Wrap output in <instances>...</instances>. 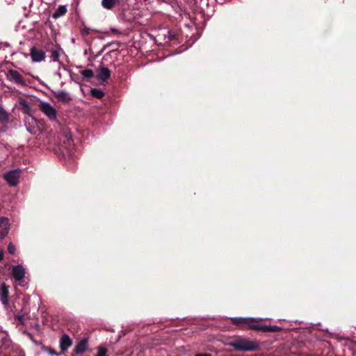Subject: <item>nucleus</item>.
Instances as JSON below:
<instances>
[{"label":"nucleus","mask_w":356,"mask_h":356,"mask_svg":"<svg viewBox=\"0 0 356 356\" xmlns=\"http://www.w3.org/2000/svg\"><path fill=\"white\" fill-rule=\"evenodd\" d=\"M230 346L234 349L241 351H254L259 348V344L257 341L241 338L231 342Z\"/></svg>","instance_id":"obj_1"},{"label":"nucleus","mask_w":356,"mask_h":356,"mask_svg":"<svg viewBox=\"0 0 356 356\" xmlns=\"http://www.w3.org/2000/svg\"><path fill=\"white\" fill-rule=\"evenodd\" d=\"M40 111L51 120L56 119V109L48 102H42L39 105Z\"/></svg>","instance_id":"obj_2"},{"label":"nucleus","mask_w":356,"mask_h":356,"mask_svg":"<svg viewBox=\"0 0 356 356\" xmlns=\"http://www.w3.org/2000/svg\"><path fill=\"white\" fill-rule=\"evenodd\" d=\"M6 77L10 81L14 82L20 86H25L26 82L22 75L16 70H10L6 74Z\"/></svg>","instance_id":"obj_3"},{"label":"nucleus","mask_w":356,"mask_h":356,"mask_svg":"<svg viewBox=\"0 0 356 356\" xmlns=\"http://www.w3.org/2000/svg\"><path fill=\"white\" fill-rule=\"evenodd\" d=\"M4 179L9 185L15 186L17 184L19 178V170H13L3 175Z\"/></svg>","instance_id":"obj_4"},{"label":"nucleus","mask_w":356,"mask_h":356,"mask_svg":"<svg viewBox=\"0 0 356 356\" xmlns=\"http://www.w3.org/2000/svg\"><path fill=\"white\" fill-rule=\"evenodd\" d=\"M25 126L26 130L33 135L37 134L40 130L35 119L30 115L25 119Z\"/></svg>","instance_id":"obj_5"},{"label":"nucleus","mask_w":356,"mask_h":356,"mask_svg":"<svg viewBox=\"0 0 356 356\" xmlns=\"http://www.w3.org/2000/svg\"><path fill=\"white\" fill-rule=\"evenodd\" d=\"M12 274L16 281H22L25 275V268L22 265H17L13 267Z\"/></svg>","instance_id":"obj_6"},{"label":"nucleus","mask_w":356,"mask_h":356,"mask_svg":"<svg viewBox=\"0 0 356 356\" xmlns=\"http://www.w3.org/2000/svg\"><path fill=\"white\" fill-rule=\"evenodd\" d=\"M60 348L65 353L72 345V340L67 334H63L59 341Z\"/></svg>","instance_id":"obj_7"},{"label":"nucleus","mask_w":356,"mask_h":356,"mask_svg":"<svg viewBox=\"0 0 356 356\" xmlns=\"http://www.w3.org/2000/svg\"><path fill=\"white\" fill-rule=\"evenodd\" d=\"M0 238H3L8 233L10 229L9 220L6 217L0 218Z\"/></svg>","instance_id":"obj_8"},{"label":"nucleus","mask_w":356,"mask_h":356,"mask_svg":"<svg viewBox=\"0 0 356 356\" xmlns=\"http://www.w3.org/2000/svg\"><path fill=\"white\" fill-rule=\"evenodd\" d=\"M88 339L84 338L78 341L73 351L75 354H82L88 350Z\"/></svg>","instance_id":"obj_9"},{"label":"nucleus","mask_w":356,"mask_h":356,"mask_svg":"<svg viewBox=\"0 0 356 356\" xmlns=\"http://www.w3.org/2000/svg\"><path fill=\"white\" fill-rule=\"evenodd\" d=\"M9 290L8 286L5 284H2L0 287V300L1 303L7 307L9 304Z\"/></svg>","instance_id":"obj_10"},{"label":"nucleus","mask_w":356,"mask_h":356,"mask_svg":"<svg viewBox=\"0 0 356 356\" xmlns=\"http://www.w3.org/2000/svg\"><path fill=\"white\" fill-rule=\"evenodd\" d=\"M10 346V340L8 337V334L4 332H0V349L7 350ZM0 356H1L0 355ZM2 356H6V354Z\"/></svg>","instance_id":"obj_11"},{"label":"nucleus","mask_w":356,"mask_h":356,"mask_svg":"<svg viewBox=\"0 0 356 356\" xmlns=\"http://www.w3.org/2000/svg\"><path fill=\"white\" fill-rule=\"evenodd\" d=\"M53 93L54 97L60 102L67 103L71 100V97L70 94L65 90H59L53 92Z\"/></svg>","instance_id":"obj_12"},{"label":"nucleus","mask_w":356,"mask_h":356,"mask_svg":"<svg viewBox=\"0 0 356 356\" xmlns=\"http://www.w3.org/2000/svg\"><path fill=\"white\" fill-rule=\"evenodd\" d=\"M31 56L33 61L40 62L44 59L45 53L44 51H42L41 49H38L36 48H32L31 51Z\"/></svg>","instance_id":"obj_13"},{"label":"nucleus","mask_w":356,"mask_h":356,"mask_svg":"<svg viewBox=\"0 0 356 356\" xmlns=\"http://www.w3.org/2000/svg\"><path fill=\"white\" fill-rule=\"evenodd\" d=\"M111 76L110 70L104 65H102L99 68V73L97 74V77L99 79L102 81H107Z\"/></svg>","instance_id":"obj_14"},{"label":"nucleus","mask_w":356,"mask_h":356,"mask_svg":"<svg viewBox=\"0 0 356 356\" xmlns=\"http://www.w3.org/2000/svg\"><path fill=\"white\" fill-rule=\"evenodd\" d=\"M51 56L50 58L53 62H59V57L63 52V50L60 47H56L50 51Z\"/></svg>","instance_id":"obj_15"},{"label":"nucleus","mask_w":356,"mask_h":356,"mask_svg":"<svg viewBox=\"0 0 356 356\" xmlns=\"http://www.w3.org/2000/svg\"><path fill=\"white\" fill-rule=\"evenodd\" d=\"M67 12V7L64 5L59 6L56 10L54 13L52 17L54 19H57L64 15Z\"/></svg>","instance_id":"obj_16"},{"label":"nucleus","mask_w":356,"mask_h":356,"mask_svg":"<svg viewBox=\"0 0 356 356\" xmlns=\"http://www.w3.org/2000/svg\"><path fill=\"white\" fill-rule=\"evenodd\" d=\"M117 3V0H102V7L107 10H111Z\"/></svg>","instance_id":"obj_17"},{"label":"nucleus","mask_w":356,"mask_h":356,"mask_svg":"<svg viewBox=\"0 0 356 356\" xmlns=\"http://www.w3.org/2000/svg\"><path fill=\"white\" fill-rule=\"evenodd\" d=\"M19 105L21 106V109H22V112L24 114H26V115L30 114L31 108H30L29 104L27 101L24 100V99L20 100Z\"/></svg>","instance_id":"obj_18"},{"label":"nucleus","mask_w":356,"mask_h":356,"mask_svg":"<svg viewBox=\"0 0 356 356\" xmlns=\"http://www.w3.org/2000/svg\"><path fill=\"white\" fill-rule=\"evenodd\" d=\"M262 320V318H252V321H248V323H247L248 325V326L252 328V329H254V330H262L264 331V327L265 325H257L254 323H252V322H257L259 321H261Z\"/></svg>","instance_id":"obj_19"},{"label":"nucleus","mask_w":356,"mask_h":356,"mask_svg":"<svg viewBox=\"0 0 356 356\" xmlns=\"http://www.w3.org/2000/svg\"><path fill=\"white\" fill-rule=\"evenodd\" d=\"M252 321V318H234L232 319V322L234 324H236V325H240V324H243V323H245L247 324L248 323V321Z\"/></svg>","instance_id":"obj_20"},{"label":"nucleus","mask_w":356,"mask_h":356,"mask_svg":"<svg viewBox=\"0 0 356 356\" xmlns=\"http://www.w3.org/2000/svg\"><path fill=\"white\" fill-rule=\"evenodd\" d=\"M91 95L95 97H97L98 99H101L104 97V92L100 90V89H97V88H92L91 89Z\"/></svg>","instance_id":"obj_21"},{"label":"nucleus","mask_w":356,"mask_h":356,"mask_svg":"<svg viewBox=\"0 0 356 356\" xmlns=\"http://www.w3.org/2000/svg\"><path fill=\"white\" fill-rule=\"evenodd\" d=\"M81 74L85 79H90L94 76V72L91 70H84L81 72Z\"/></svg>","instance_id":"obj_22"},{"label":"nucleus","mask_w":356,"mask_h":356,"mask_svg":"<svg viewBox=\"0 0 356 356\" xmlns=\"http://www.w3.org/2000/svg\"><path fill=\"white\" fill-rule=\"evenodd\" d=\"M280 330H281V327L276 326V325H273V326L265 325L264 327V331H265V332H279Z\"/></svg>","instance_id":"obj_23"},{"label":"nucleus","mask_w":356,"mask_h":356,"mask_svg":"<svg viewBox=\"0 0 356 356\" xmlns=\"http://www.w3.org/2000/svg\"><path fill=\"white\" fill-rule=\"evenodd\" d=\"M98 352L95 356H107V350L104 348L98 347Z\"/></svg>","instance_id":"obj_24"},{"label":"nucleus","mask_w":356,"mask_h":356,"mask_svg":"<svg viewBox=\"0 0 356 356\" xmlns=\"http://www.w3.org/2000/svg\"><path fill=\"white\" fill-rule=\"evenodd\" d=\"M6 119L7 115L6 112L0 108V122H4Z\"/></svg>","instance_id":"obj_25"},{"label":"nucleus","mask_w":356,"mask_h":356,"mask_svg":"<svg viewBox=\"0 0 356 356\" xmlns=\"http://www.w3.org/2000/svg\"><path fill=\"white\" fill-rule=\"evenodd\" d=\"M8 251L10 254H14L15 251V247L13 243H9L8 246Z\"/></svg>","instance_id":"obj_26"},{"label":"nucleus","mask_w":356,"mask_h":356,"mask_svg":"<svg viewBox=\"0 0 356 356\" xmlns=\"http://www.w3.org/2000/svg\"><path fill=\"white\" fill-rule=\"evenodd\" d=\"M111 31L115 33V34H117V35H120L121 34L120 31H119L118 29H111Z\"/></svg>","instance_id":"obj_27"},{"label":"nucleus","mask_w":356,"mask_h":356,"mask_svg":"<svg viewBox=\"0 0 356 356\" xmlns=\"http://www.w3.org/2000/svg\"><path fill=\"white\" fill-rule=\"evenodd\" d=\"M82 33L88 35L90 33V30L88 29H84L82 30Z\"/></svg>","instance_id":"obj_28"},{"label":"nucleus","mask_w":356,"mask_h":356,"mask_svg":"<svg viewBox=\"0 0 356 356\" xmlns=\"http://www.w3.org/2000/svg\"><path fill=\"white\" fill-rule=\"evenodd\" d=\"M49 354H51V355H56V356H60V354H57V353H56V352H55L54 350H50L49 351Z\"/></svg>","instance_id":"obj_29"},{"label":"nucleus","mask_w":356,"mask_h":356,"mask_svg":"<svg viewBox=\"0 0 356 356\" xmlns=\"http://www.w3.org/2000/svg\"><path fill=\"white\" fill-rule=\"evenodd\" d=\"M168 37L170 40H173L175 38V35L171 34L170 31L168 32Z\"/></svg>","instance_id":"obj_30"},{"label":"nucleus","mask_w":356,"mask_h":356,"mask_svg":"<svg viewBox=\"0 0 356 356\" xmlns=\"http://www.w3.org/2000/svg\"><path fill=\"white\" fill-rule=\"evenodd\" d=\"M195 356H211V355L208 353H202V354H197Z\"/></svg>","instance_id":"obj_31"},{"label":"nucleus","mask_w":356,"mask_h":356,"mask_svg":"<svg viewBox=\"0 0 356 356\" xmlns=\"http://www.w3.org/2000/svg\"><path fill=\"white\" fill-rule=\"evenodd\" d=\"M3 259V254L1 251H0V261H1Z\"/></svg>","instance_id":"obj_32"}]
</instances>
